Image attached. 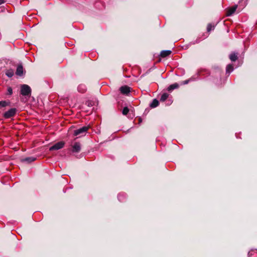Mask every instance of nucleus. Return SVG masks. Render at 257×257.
I'll return each mask as SVG.
<instances>
[{
	"label": "nucleus",
	"instance_id": "1",
	"mask_svg": "<svg viewBox=\"0 0 257 257\" xmlns=\"http://www.w3.org/2000/svg\"><path fill=\"white\" fill-rule=\"evenodd\" d=\"M31 87L27 84H22L21 86V94L23 96H30L31 94Z\"/></svg>",
	"mask_w": 257,
	"mask_h": 257
},
{
	"label": "nucleus",
	"instance_id": "2",
	"mask_svg": "<svg viewBox=\"0 0 257 257\" xmlns=\"http://www.w3.org/2000/svg\"><path fill=\"white\" fill-rule=\"evenodd\" d=\"M17 109L16 108H12L9 110L6 111L3 114L5 118L8 119L15 116L16 114Z\"/></svg>",
	"mask_w": 257,
	"mask_h": 257
},
{
	"label": "nucleus",
	"instance_id": "3",
	"mask_svg": "<svg viewBox=\"0 0 257 257\" xmlns=\"http://www.w3.org/2000/svg\"><path fill=\"white\" fill-rule=\"evenodd\" d=\"M89 128V126H84L80 128L75 130L73 135L75 136L79 135L82 136L86 134Z\"/></svg>",
	"mask_w": 257,
	"mask_h": 257
},
{
	"label": "nucleus",
	"instance_id": "4",
	"mask_svg": "<svg viewBox=\"0 0 257 257\" xmlns=\"http://www.w3.org/2000/svg\"><path fill=\"white\" fill-rule=\"evenodd\" d=\"M70 146L73 153H79L81 151V144L79 142H71Z\"/></svg>",
	"mask_w": 257,
	"mask_h": 257
},
{
	"label": "nucleus",
	"instance_id": "5",
	"mask_svg": "<svg viewBox=\"0 0 257 257\" xmlns=\"http://www.w3.org/2000/svg\"><path fill=\"white\" fill-rule=\"evenodd\" d=\"M65 143L63 141H60L59 142L56 144H55L54 145L51 146L49 148V150L52 151L53 150H58L60 149H62L64 146Z\"/></svg>",
	"mask_w": 257,
	"mask_h": 257
},
{
	"label": "nucleus",
	"instance_id": "6",
	"mask_svg": "<svg viewBox=\"0 0 257 257\" xmlns=\"http://www.w3.org/2000/svg\"><path fill=\"white\" fill-rule=\"evenodd\" d=\"M237 8V5H234L232 7H229L225 9L226 16L227 17L231 16L233 14Z\"/></svg>",
	"mask_w": 257,
	"mask_h": 257
},
{
	"label": "nucleus",
	"instance_id": "7",
	"mask_svg": "<svg viewBox=\"0 0 257 257\" xmlns=\"http://www.w3.org/2000/svg\"><path fill=\"white\" fill-rule=\"evenodd\" d=\"M16 74L19 76H22L24 74V68L22 64H20L18 65Z\"/></svg>",
	"mask_w": 257,
	"mask_h": 257
},
{
	"label": "nucleus",
	"instance_id": "8",
	"mask_svg": "<svg viewBox=\"0 0 257 257\" xmlns=\"http://www.w3.org/2000/svg\"><path fill=\"white\" fill-rule=\"evenodd\" d=\"M120 92L125 95H127L131 91L130 87L127 85H124L119 88Z\"/></svg>",
	"mask_w": 257,
	"mask_h": 257
},
{
	"label": "nucleus",
	"instance_id": "9",
	"mask_svg": "<svg viewBox=\"0 0 257 257\" xmlns=\"http://www.w3.org/2000/svg\"><path fill=\"white\" fill-rule=\"evenodd\" d=\"M36 160V158L34 157H26L25 158H22L21 159V161L22 162H26L28 164L31 163L34 161H35Z\"/></svg>",
	"mask_w": 257,
	"mask_h": 257
},
{
	"label": "nucleus",
	"instance_id": "10",
	"mask_svg": "<svg viewBox=\"0 0 257 257\" xmlns=\"http://www.w3.org/2000/svg\"><path fill=\"white\" fill-rule=\"evenodd\" d=\"M171 53V50H163L161 52L160 56L162 58H165L170 55Z\"/></svg>",
	"mask_w": 257,
	"mask_h": 257
},
{
	"label": "nucleus",
	"instance_id": "11",
	"mask_svg": "<svg viewBox=\"0 0 257 257\" xmlns=\"http://www.w3.org/2000/svg\"><path fill=\"white\" fill-rule=\"evenodd\" d=\"M179 87V84L177 83H174L173 84L170 85L167 88L168 91H171L174 89L177 88Z\"/></svg>",
	"mask_w": 257,
	"mask_h": 257
},
{
	"label": "nucleus",
	"instance_id": "12",
	"mask_svg": "<svg viewBox=\"0 0 257 257\" xmlns=\"http://www.w3.org/2000/svg\"><path fill=\"white\" fill-rule=\"evenodd\" d=\"M78 91L81 93H84L86 91V88L83 84H80L78 86Z\"/></svg>",
	"mask_w": 257,
	"mask_h": 257
},
{
	"label": "nucleus",
	"instance_id": "13",
	"mask_svg": "<svg viewBox=\"0 0 257 257\" xmlns=\"http://www.w3.org/2000/svg\"><path fill=\"white\" fill-rule=\"evenodd\" d=\"M10 102L7 101L6 100L0 101V109H2L3 107H5L7 106L10 105Z\"/></svg>",
	"mask_w": 257,
	"mask_h": 257
},
{
	"label": "nucleus",
	"instance_id": "14",
	"mask_svg": "<svg viewBox=\"0 0 257 257\" xmlns=\"http://www.w3.org/2000/svg\"><path fill=\"white\" fill-rule=\"evenodd\" d=\"M159 104V102L157 99H154L152 102L150 104L151 108H155L158 106Z\"/></svg>",
	"mask_w": 257,
	"mask_h": 257
},
{
	"label": "nucleus",
	"instance_id": "15",
	"mask_svg": "<svg viewBox=\"0 0 257 257\" xmlns=\"http://www.w3.org/2000/svg\"><path fill=\"white\" fill-rule=\"evenodd\" d=\"M233 66L232 64H228L227 65L226 68V73H230L233 70Z\"/></svg>",
	"mask_w": 257,
	"mask_h": 257
},
{
	"label": "nucleus",
	"instance_id": "16",
	"mask_svg": "<svg viewBox=\"0 0 257 257\" xmlns=\"http://www.w3.org/2000/svg\"><path fill=\"white\" fill-rule=\"evenodd\" d=\"M14 74V70L12 69H10L9 70H8L6 72V75L8 77H12Z\"/></svg>",
	"mask_w": 257,
	"mask_h": 257
},
{
	"label": "nucleus",
	"instance_id": "17",
	"mask_svg": "<svg viewBox=\"0 0 257 257\" xmlns=\"http://www.w3.org/2000/svg\"><path fill=\"white\" fill-rule=\"evenodd\" d=\"M237 55L235 53H231L229 55V59L231 61L235 62L237 59Z\"/></svg>",
	"mask_w": 257,
	"mask_h": 257
},
{
	"label": "nucleus",
	"instance_id": "18",
	"mask_svg": "<svg viewBox=\"0 0 257 257\" xmlns=\"http://www.w3.org/2000/svg\"><path fill=\"white\" fill-rule=\"evenodd\" d=\"M169 94L167 93H164L161 96L160 101H165L168 97Z\"/></svg>",
	"mask_w": 257,
	"mask_h": 257
},
{
	"label": "nucleus",
	"instance_id": "19",
	"mask_svg": "<svg viewBox=\"0 0 257 257\" xmlns=\"http://www.w3.org/2000/svg\"><path fill=\"white\" fill-rule=\"evenodd\" d=\"M215 26L211 23L207 25V32H210L211 30H214Z\"/></svg>",
	"mask_w": 257,
	"mask_h": 257
},
{
	"label": "nucleus",
	"instance_id": "20",
	"mask_svg": "<svg viewBox=\"0 0 257 257\" xmlns=\"http://www.w3.org/2000/svg\"><path fill=\"white\" fill-rule=\"evenodd\" d=\"M129 112V109L127 107H124L123 109H122V113L124 115H126Z\"/></svg>",
	"mask_w": 257,
	"mask_h": 257
},
{
	"label": "nucleus",
	"instance_id": "21",
	"mask_svg": "<svg viewBox=\"0 0 257 257\" xmlns=\"http://www.w3.org/2000/svg\"><path fill=\"white\" fill-rule=\"evenodd\" d=\"M12 94H13V89H12V87H9L8 88V92H7V94L11 95Z\"/></svg>",
	"mask_w": 257,
	"mask_h": 257
},
{
	"label": "nucleus",
	"instance_id": "22",
	"mask_svg": "<svg viewBox=\"0 0 257 257\" xmlns=\"http://www.w3.org/2000/svg\"><path fill=\"white\" fill-rule=\"evenodd\" d=\"M190 81V79H187V80H186L185 81H182L181 83V85H185V84H187L189 83V82Z\"/></svg>",
	"mask_w": 257,
	"mask_h": 257
},
{
	"label": "nucleus",
	"instance_id": "23",
	"mask_svg": "<svg viewBox=\"0 0 257 257\" xmlns=\"http://www.w3.org/2000/svg\"><path fill=\"white\" fill-rule=\"evenodd\" d=\"M92 103L93 102L90 101H87L86 102V104L88 106H92Z\"/></svg>",
	"mask_w": 257,
	"mask_h": 257
},
{
	"label": "nucleus",
	"instance_id": "24",
	"mask_svg": "<svg viewBox=\"0 0 257 257\" xmlns=\"http://www.w3.org/2000/svg\"><path fill=\"white\" fill-rule=\"evenodd\" d=\"M5 0H0V5L5 3Z\"/></svg>",
	"mask_w": 257,
	"mask_h": 257
},
{
	"label": "nucleus",
	"instance_id": "25",
	"mask_svg": "<svg viewBox=\"0 0 257 257\" xmlns=\"http://www.w3.org/2000/svg\"><path fill=\"white\" fill-rule=\"evenodd\" d=\"M142 121V119L141 118H139V122H141Z\"/></svg>",
	"mask_w": 257,
	"mask_h": 257
}]
</instances>
